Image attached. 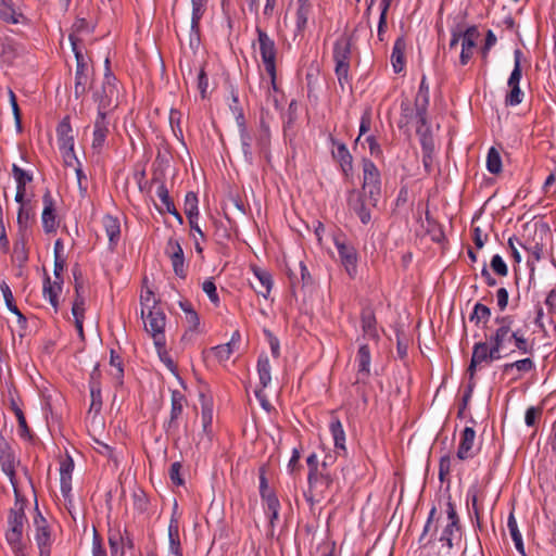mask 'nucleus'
Wrapping results in <instances>:
<instances>
[{
    "label": "nucleus",
    "instance_id": "f257e3e1",
    "mask_svg": "<svg viewBox=\"0 0 556 556\" xmlns=\"http://www.w3.org/2000/svg\"><path fill=\"white\" fill-rule=\"evenodd\" d=\"M14 496V505L8 511V527L5 530V541L11 549L26 546L23 541V534L27 523L25 514L27 498L21 493L18 488H15Z\"/></svg>",
    "mask_w": 556,
    "mask_h": 556
},
{
    "label": "nucleus",
    "instance_id": "f03ea898",
    "mask_svg": "<svg viewBox=\"0 0 556 556\" xmlns=\"http://www.w3.org/2000/svg\"><path fill=\"white\" fill-rule=\"evenodd\" d=\"M141 317L146 318V330L152 336L159 356L163 358L166 355V340L164 329L166 316L163 311L155 305L149 308L146 315L144 308L141 309Z\"/></svg>",
    "mask_w": 556,
    "mask_h": 556
},
{
    "label": "nucleus",
    "instance_id": "7ed1b4c3",
    "mask_svg": "<svg viewBox=\"0 0 556 556\" xmlns=\"http://www.w3.org/2000/svg\"><path fill=\"white\" fill-rule=\"evenodd\" d=\"M380 197L375 200L369 198L368 191L352 188L346 193V204L361 220L362 224L368 225L371 222V211L377 207Z\"/></svg>",
    "mask_w": 556,
    "mask_h": 556
},
{
    "label": "nucleus",
    "instance_id": "20e7f679",
    "mask_svg": "<svg viewBox=\"0 0 556 556\" xmlns=\"http://www.w3.org/2000/svg\"><path fill=\"white\" fill-rule=\"evenodd\" d=\"M76 59V71H75V86L74 94L76 99L80 98L87 92V86L89 83V56L83 53V49L79 47L80 40L73 34L68 37Z\"/></svg>",
    "mask_w": 556,
    "mask_h": 556
},
{
    "label": "nucleus",
    "instance_id": "39448f33",
    "mask_svg": "<svg viewBox=\"0 0 556 556\" xmlns=\"http://www.w3.org/2000/svg\"><path fill=\"white\" fill-rule=\"evenodd\" d=\"M106 72L100 90L94 91L93 100L100 110H114L118 105L117 79L111 73L109 59L105 60Z\"/></svg>",
    "mask_w": 556,
    "mask_h": 556
},
{
    "label": "nucleus",
    "instance_id": "423d86ee",
    "mask_svg": "<svg viewBox=\"0 0 556 556\" xmlns=\"http://www.w3.org/2000/svg\"><path fill=\"white\" fill-rule=\"evenodd\" d=\"M307 481L308 491L305 494L306 500L309 502H319L321 498L325 497V493L332 486L333 476L330 472L328 466L321 464L320 470H318L316 473L307 476Z\"/></svg>",
    "mask_w": 556,
    "mask_h": 556
},
{
    "label": "nucleus",
    "instance_id": "0eeeda50",
    "mask_svg": "<svg viewBox=\"0 0 556 556\" xmlns=\"http://www.w3.org/2000/svg\"><path fill=\"white\" fill-rule=\"evenodd\" d=\"M523 53L520 49H516L514 51V68L510 73V76L507 80V86L509 90L505 96V104L506 106H516L520 104L523 100L525 93L520 89V80L522 77V68H521V59Z\"/></svg>",
    "mask_w": 556,
    "mask_h": 556
},
{
    "label": "nucleus",
    "instance_id": "6e6552de",
    "mask_svg": "<svg viewBox=\"0 0 556 556\" xmlns=\"http://www.w3.org/2000/svg\"><path fill=\"white\" fill-rule=\"evenodd\" d=\"M496 329L489 337L490 343L493 345V353L502 352L506 343L511 342L515 338L513 330L514 317L511 315H498L494 318Z\"/></svg>",
    "mask_w": 556,
    "mask_h": 556
},
{
    "label": "nucleus",
    "instance_id": "1a4fd4ad",
    "mask_svg": "<svg viewBox=\"0 0 556 556\" xmlns=\"http://www.w3.org/2000/svg\"><path fill=\"white\" fill-rule=\"evenodd\" d=\"M334 245L338 250L340 262L344 267L348 276L354 279L357 275L358 254L354 245L346 243L343 235L333 237Z\"/></svg>",
    "mask_w": 556,
    "mask_h": 556
},
{
    "label": "nucleus",
    "instance_id": "9d476101",
    "mask_svg": "<svg viewBox=\"0 0 556 556\" xmlns=\"http://www.w3.org/2000/svg\"><path fill=\"white\" fill-rule=\"evenodd\" d=\"M35 541L39 549V556H51L52 534L47 519L39 511L36 505L34 517Z\"/></svg>",
    "mask_w": 556,
    "mask_h": 556
},
{
    "label": "nucleus",
    "instance_id": "9b49d317",
    "mask_svg": "<svg viewBox=\"0 0 556 556\" xmlns=\"http://www.w3.org/2000/svg\"><path fill=\"white\" fill-rule=\"evenodd\" d=\"M363 182L362 189L368 191L369 198L381 197V174L375 163L364 157L362 160Z\"/></svg>",
    "mask_w": 556,
    "mask_h": 556
},
{
    "label": "nucleus",
    "instance_id": "f8f14e48",
    "mask_svg": "<svg viewBox=\"0 0 556 556\" xmlns=\"http://www.w3.org/2000/svg\"><path fill=\"white\" fill-rule=\"evenodd\" d=\"M187 404L186 396L179 390L170 393V413L168 420L164 424L166 434L172 435L178 432L184 407Z\"/></svg>",
    "mask_w": 556,
    "mask_h": 556
},
{
    "label": "nucleus",
    "instance_id": "ddd939ff",
    "mask_svg": "<svg viewBox=\"0 0 556 556\" xmlns=\"http://www.w3.org/2000/svg\"><path fill=\"white\" fill-rule=\"evenodd\" d=\"M502 357L501 352L493 353V345L490 343V346L486 342H477L472 348V356L470 359V364L467 368V374L470 380H473L477 366L482 362H493L497 361Z\"/></svg>",
    "mask_w": 556,
    "mask_h": 556
},
{
    "label": "nucleus",
    "instance_id": "4468645a",
    "mask_svg": "<svg viewBox=\"0 0 556 556\" xmlns=\"http://www.w3.org/2000/svg\"><path fill=\"white\" fill-rule=\"evenodd\" d=\"M0 464L2 471L8 476L13 486V491L15 492V488H17L15 468L18 460L16 459L11 445L2 435H0Z\"/></svg>",
    "mask_w": 556,
    "mask_h": 556
},
{
    "label": "nucleus",
    "instance_id": "2eb2a0df",
    "mask_svg": "<svg viewBox=\"0 0 556 556\" xmlns=\"http://www.w3.org/2000/svg\"><path fill=\"white\" fill-rule=\"evenodd\" d=\"M255 31L257 34L258 50L265 70L276 67L277 48L274 39L258 26H256Z\"/></svg>",
    "mask_w": 556,
    "mask_h": 556
},
{
    "label": "nucleus",
    "instance_id": "dca6fc26",
    "mask_svg": "<svg viewBox=\"0 0 556 556\" xmlns=\"http://www.w3.org/2000/svg\"><path fill=\"white\" fill-rule=\"evenodd\" d=\"M164 253L170 260L175 275L185 279L187 277V268L185 265L184 250L179 241L175 238H169Z\"/></svg>",
    "mask_w": 556,
    "mask_h": 556
},
{
    "label": "nucleus",
    "instance_id": "f3484780",
    "mask_svg": "<svg viewBox=\"0 0 556 556\" xmlns=\"http://www.w3.org/2000/svg\"><path fill=\"white\" fill-rule=\"evenodd\" d=\"M207 2L208 0H191L192 13L189 38V45L191 48L200 45V21L206 12Z\"/></svg>",
    "mask_w": 556,
    "mask_h": 556
},
{
    "label": "nucleus",
    "instance_id": "a211bd4d",
    "mask_svg": "<svg viewBox=\"0 0 556 556\" xmlns=\"http://www.w3.org/2000/svg\"><path fill=\"white\" fill-rule=\"evenodd\" d=\"M56 137L60 150L65 151V156L74 155V136L70 116L63 117L58 124Z\"/></svg>",
    "mask_w": 556,
    "mask_h": 556
},
{
    "label": "nucleus",
    "instance_id": "6ab92c4d",
    "mask_svg": "<svg viewBox=\"0 0 556 556\" xmlns=\"http://www.w3.org/2000/svg\"><path fill=\"white\" fill-rule=\"evenodd\" d=\"M332 146L336 150H332V157L339 163L341 170L345 178H350L353 175V156L350 153L345 143L331 138Z\"/></svg>",
    "mask_w": 556,
    "mask_h": 556
},
{
    "label": "nucleus",
    "instance_id": "aec40b11",
    "mask_svg": "<svg viewBox=\"0 0 556 556\" xmlns=\"http://www.w3.org/2000/svg\"><path fill=\"white\" fill-rule=\"evenodd\" d=\"M43 210L41 214V222L43 230L47 233L55 232L59 226L54 208V201L49 190L42 195Z\"/></svg>",
    "mask_w": 556,
    "mask_h": 556
},
{
    "label": "nucleus",
    "instance_id": "412c9836",
    "mask_svg": "<svg viewBox=\"0 0 556 556\" xmlns=\"http://www.w3.org/2000/svg\"><path fill=\"white\" fill-rule=\"evenodd\" d=\"M476 431L472 427H466L460 434L456 456L459 460L473 458L477 454L475 450Z\"/></svg>",
    "mask_w": 556,
    "mask_h": 556
},
{
    "label": "nucleus",
    "instance_id": "4be33fe9",
    "mask_svg": "<svg viewBox=\"0 0 556 556\" xmlns=\"http://www.w3.org/2000/svg\"><path fill=\"white\" fill-rule=\"evenodd\" d=\"M416 116L421 125L427 124V114L429 106V84L424 75L419 85L418 92L415 98Z\"/></svg>",
    "mask_w": 556,
    "mask_h": 556
},
{
    "label": "nucleus",
    "instance_id": "5701e85b",
    "mask_svg": "<svg viewBox=\"0 0 556 556\" xmlns=\"http://www.w3.org/2000/svg\"><path fill=\"white\" fill-rule=\"evenodd\" d=\"M355 362L357 363V374L355 383H365L370 375L371 362L370 350L366 343L359 345Z\"/></svg>",
    "mask_w": 556,
    "mask_h": 556
},
{
    "label": "nucleus",
    "instance_id": "b1692460",
    "mask_svg": "<svg viewBox=\"0 0 556 556\" xmlns=\"http://www.w3.org/2000/svg\"><path fill=\"white\" fill-rule=\"evenodd\" d=\"M252 271L258 281V286L251 283V287L258 295L267 299L273 288V277L270 273L257 266H253Z\"/></svg>",
    "mask_w": 556,
    "mask_h": 556
},
{
    "label": "nucleus",
    "instance_id": "393cba45",
    "mask_svg": "<svg viewBox=\"0 0 556 556\" xmlns=\"http://www.w3.org/2000/svg\"><path fill=\"white\" fill-rule=\"evenodd\" d=\"M167 556H184L182 546L179 538V521L175 516H172L168 525V555Z\"/></svg>",
    "mask_w": 556,
    "mask_h": 556
},
{
    "label": "nucleus",
    "instance_id": "a878e982",
    "mask_svg": "<svg viewBox=\"0 0 556 556\" xmlns=\"http://www.w3.org/2000/svg\"><path fill=\"white\" fill-rule=\"evenodd\" d=\"M352 41L346 35L339 37L333 45V61L334 63H350Z\"/></svg>",
    "mask_w": 556,
    "mask_h": 556
},
{
    "label": "nucleus",
    "instance_id": "bb28decb",
    "mask_svg": "<svg viewBox=\"0 0 556 556\" xmlns=\"http://www.w3.org/2000/svg\"><path fill=\"white\" fill-rule=\"evenodd\" d=\"M361 324L364 337L377 342L379 340L377 319L375 313L370 308L362 311Z\"/></svg>",
    "mask_w": 556,
    "mask_h": 556
},
{
    "label": "nucleus",
    "instance_id": "cd10ccee",
    "mask_svg": "<svg viewBox=\"0 0 556 556\" xmlns=\"http://www.w3.org/2000/svg\"><path fill=\"white\" fill-rule=\"evenodd\" d=\"M62 286L63 281L54 280L52 282L50 276L46 274L42 292L43 296L48 299L55 313L59 311V295L62 291Z\"/></svg>",
    "mask_w": 556,
    "mask_h": 556
},
{
    "label": "nucleus",
    "instance_id": "c85d7f7f",
    "mask_svg": "<svg viewBox=\"0 0 556 556\" xmlns=\"http://www.w3.org/2000/svg\"><path fill=\"white\" fill-rule=\"evenodd\" d=\"M406 41L403 36L399 37L393 46L391 54V64L394 73L399 74L405 68Z\"/></svg>",
    "mask_w": 556,
    "mask_h": 556
},
{
    "label": "nucleus",
    "instance_id": "c756f323",
    "mask_svg": "<svg viewBox=\"0 0 556 556\" xmlns=\"http://www.w3.org/2000/svg\"><path fill=\"white\" fill-rule=\"evenodd\" d=\"M102 224H103L105 233L109 238L110 248L114 249L117 245L119 238H121L119 220L117 217L108 214L103 217Z\"/></svg>",
    "mask_w": 556,
    "mask_h": 556
},
{
    "label": "nucleus",
    "instance_id": "7c9ffc66",
    "mask_svg": "<svg viewBox=\"0 0 556 556\" xmlns=\"http://www.w3.org/2000/svg\"><path fill=\"white\" fill-rule=\"evenodd\" d=\"M329 431L332 435L334 447L338 451H342L344 454L346 453L345 447V431L343 429L342 422L339 417L336 415L331 416V420L329 424Z\"/></svg>",
    "mask_w": 556,
    "mask_h": 556
},
{
    "label": "nucleus",
    "instance_id": "2f4dec72",
    "mask_svg": "<svg viewBox=\"0 0 556 556\" xmlns=\"http://www.w3.org/2000/svg\"><path fill=\"white\" fill-rule=\"evenodd\" d=\"M0 18L9 24H18L22 21H26L23 13L14 9L12 0L0 1Z\"/></svg>",
    "mask_w": 556,
    "mask_h": 556
},
{
    "label": "nucleus",
    "instance_id": "473e14b6",
    "mask_svg": "<svg viewBox=\"0 0 556 556\" xmlns=\"http://www.w3.org/2000/svg\"><path fill=\"white\" fill-rule=\"evenodd\" d=\"M73 469H74V462L70 456H67L66 459L61 462L60 483H61V492L63 495H67L72 490L71 481H72Z\"/></svg>",
    "mask_w": 556,
    "mask_h": 556
},
{
    "label": "nucleus",
    "instance_id": "72a5a7b5",
    "mask_svg": "<svg viewBox=\"0 0 556 556\" xmlns=\"http://www.w3.org/2000/svg\"><path fill=\"white\" fill-rule=\"evenodd\" d=\"M156 193H157V197L160 198V200L162 201V203L164 204L166 212L169 213L170 215H173L176 218V220L180 225H182L184 218H182L181 214L176 210L175 204H174L172 198L169 197L168 189L166 188V186L163 181L160 182Z\"/></svg>",
    "mask_w": 556,
    "mask_h": 556
},
{
    "label": "nucleus",
    "instance_id": "f704fd0d",
    "mask_svg": "<svg viewBox=\"0 0 556 556\" xmlns=\"http://www.w3.org/2000/svg\"><path fill=\"white\" fill-rule=\"evenodd\" d=\"M312 11L311 0H298V9L295 13V26L299 33H303L306 28L308 16Z\"/></svg>",
    "mask_w": 556,
    "mask_h": 556
},
{
    "label": "nucleus",
    "instance_id": "c9c22d12",
    "mask_svg": "<svg viewBox=\"0 0 556 556\" xmlns=\"http://www.w3.org/2000/svg\"><path fill=\"white\" fill-rule=\"evenodd\" d=\"M10 408L17 419L20 437L26 440H30L33 438L31 430L27 425L23 410L20 408V406L13 399H11L10 401Z\"/></svg>",
    "mask_w": 556,
    "mask_h": 556
},
{
    "label": "nucleus",
    "instance_id": "e433bc0d",
    "mask_svg": "<svg viewBox=\"0 0 556 556\" xmlns=\"http://www.w3.org/2000/svg\"><path fill=\"white\" fill-rule=\"evenodd\" d=\"M460 539V523H455V521H448V523L442 531L440 541L445 542L447 547L451 549L454 546V541L458 543Z\"/></svg>",
    "mask_w": 556,
    "mask_h": 556
},
{
    "label": "nucleus",
    "instance_id": "4c0bfd02",
    "mask_svg": "<svg viewBox=\"0 0 556 556\" xmlns=\"http://www.w3.org/2000/svg\"><path fill=\"white\" fill-rule=\"evenodd\" d=\"M416 132L420 139L422 154L434 153V142L428 123L426 125H421L418 122Z\"/></svg>",
    "mask_w": 556,
    "mask_h": 556
},
{
    "label": "nucleus",
    "instance_id": "58836bf2",
    "mask_svg": "<svg viewBox=\"0 0 556 556\" xmlns=\"http://www.w3.org/2000/svg\"><path fill=\"white\" fill-rule=\"evenodd\" d=\"M507 527H508L510 536L515 543L516 549L518 551V553L521 556H527L526 551H525L523 541H522V535L518 529V525H517V521H516V518H515L513 511L508 516Z\"/></svg>",
    "mask_w": 556,
    "mask_h": 556
},
{
    "label": "nucleus",
    "instance_id": "ea45409f",
    "mask_svg": "<svg viewBox=\"0 0 556 556\" xmlns=\"http://www.w3.org/2000/svg\"><path fill=\"white\" fill-rule=\"evenodd\" d=\"M202 399V409H201V420L203 432L207 435L212 433V422H213V404L211 401L205 399L203 394H201Z\"/></svg>",
    "mask_w": 556,
    "mask_h": 556
},
{
    "label": "nucleus",
    "instance_id": "a19ab883",
    "mask_svg": "<svg viewBox=\"0 0 556 556\" xmlns=\"http://www.w3.org/2000/svg\"><path fill=\"white\" fill-rule=\"evenodd\" d=\"M415 118L418 121V117L416 116V105L414 104L413 106L408 99L402 100L401 116L397 123L399 127L403 128L408 126Z\"/></svg>",
    "mask_w": 556,
    "mask_h": 556
},
{
    "label": "nucleus",
    "instance_id": "79ce46f5",
    "mask_svg": "<svg viewBox=\"0 0 556 556\" xmlns=\"http://www.w3.org/2000/svg\"><path fill=\"white\" fill-rule=\"evenodd\" d=\"M257 374L260 379V384L262 388H266L270 381V364L267 355L261 354L257 359Z\"/></svg>",
    "mask_w": 556,
    "mask_h": 556
},
{
    "label": "nucleus",
    "instance_id": "37998d69",
    "mask_svg": "<svg viewBox=\"0 0 556 556\" xmlns=\"http://www.w3.org/2000/svg\"><path fill=\"white\" fill-rule=\"evenodd\" d=\"M535 368V364L532 358L526 357L522 359H518L514 363H507L503 366V374H509L513 369H516L518 372H529Z\"/></svg>",
    "mask_w": 556,
    "mask_h": 556
},
{
    "label": "nucleus",
    "instance_id": "c03bdc74",
    "mask_svg": "<svg viewBox=\"0 0 556 556\" xmlns=\"http://www.w3.org/2000/svg\"><path fill=\"white\" fill-rule=\"evenodd\" d=\"M334 73L342 90L352 87L350 76V63H336Z\"/></svg>",
    "mask_w": 556,
    "mask_h": 556
},
{
    "label": "nucleus",
    "instance_id": "a18cd8bd",
    "mask_svg": "<svg viewBox=\"0 0 556 556\" xmlns=\"http://www.w3.org/2000/svg\"><path fill=\"white\" fill-rule=\"evenodd\" d=\"M490 318L491 309L480 302L476 303L472 313L469 316V320L473 321L476 325H479L480 323L485 325Z\"/></svg>",
    "mask_w": 556,
    "mask_h": 556
},
{
    "label": "nucleus",
    "instance_id": "49530a36",
    "mask_svg": "<svg viewBox=\"0 0 556 556\" xmlns=\"http://www.w3.org/2000/svg\"><path fill=\"white\" fill-rule=\"evenodd\" d=\"M179 306L185 313L186 321L189 324L191 330H195L200 325V318L198 313L193 309L192 304L187 301H179Z\"/></svg>",
    "mask_w": 556,
    "mask_h": 556
},
{
    "label": "nucleus",
    "instance_id": "de8ad7c7",
    "mask_svg": "<svg viewBox=\"0 0 556 556\" xmlns=\"http://www.w3.org/2000/svg\"><path fill=\"white\" fill-rule=\"evenodd\" d=\"M513 342L517 351L520 352L521 354H533V343L529 342V340L525 337L523 332L520 329L515 331V338L513 339Z\"/></svg>",
    "mask_w": 556,
    "mask_h": 556
},
{
    "label": "nucleus",
    "instance_id": "09e8293b",
    "mask_svg": "<svg viewBox=\"0 0 556 556\" xmlns=\"http://www.w3.org/2000/svg\"><path fill=\"white\" fill-rule=\"evenodd\" d=\"M486 168L491 174H500L502 172V157L494 147L490 148L488 152Z\"/></svg>",
    "mask_w": 556,
    "mask_h": 556
},
{
    "label": "nucleus",
    "instance_id": "8fccbe9b",
    "mask_svg": "<svg viewBox=\"0 0 556 556\" xmlns=\"http://www.w3.org/2000/svg\"><path fill=\"white\" fill-rule=\"evenodd\" d=\"M185 214L188 219L199 217L198 197L192 191L188 192L185 197Z\"/></svg>",
    "mask_w": 556,
    "mask_h": 556
},
{
    "label": "nucleus",
    "instance_id": "3c124183",
    "mask_svg": "<svg viewBox=\"0 0 556 556\" xmlns=\"http://www.w3.org/2000/svg\"><path fill=\"white\" fill-rule=\"evenodd\" d=\"M12 174L16 181V188L26 189V185L33 180V175L16 164L12 165Z\"/></svg>",
    "mask_w": 556,
    "mask_h": 556
},
{
    "label": "nucleus",
    "instance_id": "603ef678",
    "mask_svg": "<svg viewBox=\"0 0 556 556\" xmlns=\"http://www.w3.org/2000/svg\"><path fill=\"white\" fill-rule=\"evenodd\" d=\"M109 545L111 548L112 556H123L124 552L122 546H124V535L121 532H110L109 535Z\"/></svg>",
    "mask_w": 556,
    "mask_h": 556
},
{
    "label": "nucleus",
    "instance_id": "864d4df0",
    "mask_svg": "<svg viewBox=\"0 0 556 556\" xmlns=\"http://www.w3.org/2000/svg\"><path fill=\"white\" fill-rule=\"evenodd\" d=\"M426 222L428 226V232L432 233V239L434 241L440 242L442 239H444V232L441 226L431 216L429 211L426 212Z\"/></svg>",
    "mask_w": 556,
    "mask_h": 556
},
{
    "label": "nucleus",
    "instance_id": "5fc2aeb1",
    "mask_svg": "<svg viewBox=\"0 0 556 556\" xmlns=\"http://www.w3.org/2000/svg\"><path fill=\"white\" fill-rule=\"evenodd\" d=\"M467 498H468V501L469 500L471 501L472 513L476 518V523H477V527L481 530V528H482L481 516H480L481 513H480V506L478 504V491H477L476 486H472L469 489V491L467 493Z\"/></svg>",
    "mask_w": 556,
    "mask_h": 556
},
{
    "label": "nucleus",
    "instance_id": "6e6d98bb",
    "mask_svg": "<svg viewBox=\"0 0 556 556\" xmlns=\"http://www.w3.org/2000/svg\"><path fill=\"white\" fill-rule=\"evenodd\" d=\"M110 130L93 129L91 148L100 153L106 141Z\"/></svg>",
    "mask_w": 556,
    "mask_h": 556
},
{
    "label": "nucleus",
    "instance_id": "4d7b16f0",
    "mask_svg": "<svg viewBox=\"0 0 556 556\" xmlns=\"http://www.w3.org/2000/svg\"><path fill=\"white\" fill-rule=\"evenodd\" d=\"M0 290H1L2 294H3V299H4V302H5V305H7L8 309L11 313H17L18 307L16 306V304L14 302V298H13V293L11 291V288L9 287V285L5 281H2L0 283Z\"/></svg>",
    "mask_w": 556,
    "mask_h": 556
},
{
    "label": "nucleus",
    "instance_id": "13d9d810",
    "mask_svg": "<svg viewBox=\"0 0 556 556\" xmlns=\"http://www.w3.org/2000/svg\"><path fill=\"white\" fill-rule=\"evenodd\" d=\"M90 397H91V403H90L89 412H94V414H99L102 409L101 388L93 386L90 389Z\"/></svg>",
    "mask_w": 556,
    "mask_h": 556
},
{
    "label": "nucleus",
    "instance_id": "bf43d9fd",
    "mask_svg": "<svg viewBox=\"0 0 556 556\" xmlns=\"http://www.w3.org/2000/svg\"><path fill=\"white\" fill-rule=\"evenodd\" d=\"M202 290L207 294L210 301L218 305L219 304V296L217 293L216 285L213 281V279H206L202 285Z\"/></svg>",
    "mask_w": 556,
    "mask_h": 556
},
{
    "label": "nucleus",
    "instance_id": "052dcab7",
    "mask_svg": "<svg viewBox=\"0 0 556 556\" xmlns=\"http://www.w3.org/2000/svg\"><path fill=\"white\" fill-rule=\"evenodd\" d=\"M476 48V43L462 40V52L459 55V63L462 65H467L473 55V49Z\"/></svg>",
    "mask_w": 556,
    "mask_h": 556
},
{
    "label": "nucleus",
    "instance_id": "680f3d73",
    "mask_svg": "<svg viewBox=\"0 0 556 556\" xmlns=\"http://www.w3.org/2000/svg\"><path fill=\"white\" fill-rule=\"evenodd\" d=\"M72 314L75 320L77 318L85 319V298L83 294L75 295L72 306Z\"/></svg>",
    "mask_w": 556,
    "mask_h": 556
},
{
    "label": "nucleus",
    "instance_id": "e2e57ef3",
    "mask_svg": "<svg viewBox=\"0 0 556 556\" xmlns=\"http://www.w3.org/2000/svg\"><path fill=\"white\" fill-rule=\"evenodd\" d=\"M491 268L498 276H507L508 267L501 255L496 254L491 260Z\"/></svg>",
    "mask_w": 556,
    "mask_h": 556
},
{
    "label": "nucleus",
    "instance_id": "0e129e2a",
    "mask_svg": "<svg viewBox=\"0 0 556 556\" xmlns=\"http://www.w3.org/2000/svg\"><path fill=\"white\" fill-rule=\"evenodd\" d=\"M451 472V457L448 454L443 455L439 463V480L444 482Z\"/></svg>",
    "mask_w": 556,
    "mask_h": 556
},
{
    "label": "nucleus",
    "instance_id": "69168bd1",
    "mask_svg": "<svg viewBox=\"0 0 556 556\" xmlns=\"http://www.w3.org/2000/svg\"><path fill=\"white\" fill-rule=\"evenodd\" d=\"M212 352L219 362H225L230 358V356L233 353V350L230 349L229 345L219 344L212 348Z\"/></svg>",
    "mask_w": 556,
    "mask_h": 556
},
{
    "label": "nucleus",
    "instance_id": "338daca9",
    "mask_svg": "<svg viewBox=\"0 0 556 556\" xmlns=\"http://www.w3.org/2000/svg\"><path fill=\"white\" fill-rule=\"evenodd\" d=\"M542 415L540 407L531 406L526 410L525 421L528 427H534Z\"/></svg>",
    "mask_w": 556,
    "mask_h": 556
},
{
    "label": "nucleus",
    "instance_id": "774afa93",
    "mask_svg": "<svg viewBox=\"0 0 556 556\" xmlns=\"http://www.w3.org/2000/svg\"><path fill=\"white\" fill-rule=\"evenodd\" d=\"M111 110H97V117L94 121V129L109 130L108 114Z\"/></svg>",
    "mask_w": 556,
    "mask_h": 556
}]
</instances>
